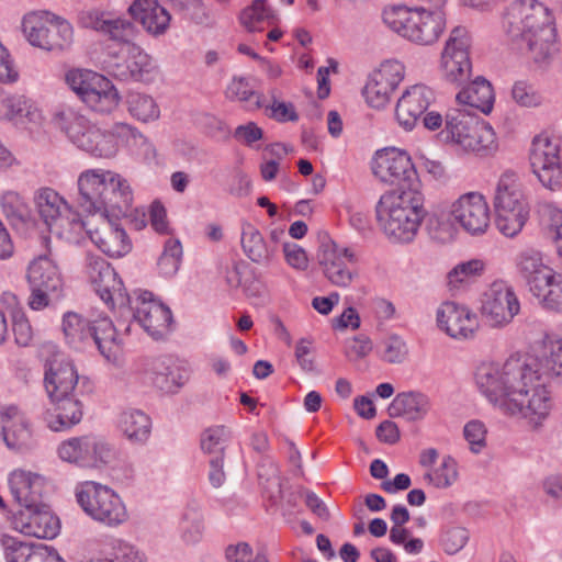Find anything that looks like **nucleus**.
Returning a JSON list of instances; mask_svg holds the SVG:
<instances>
[{"instance_id": "7", "label": "nucleus", "mask_w": 562, "mask_h": 562, "mask_svg": "<svg viewBox=\"0 0 562 562\" xmlns=\"http://www.w3.org/2000/svg\"><path fill=\"white\" fill-rule=\"evenodd\" d=\"M439 136L442 142L467 153L488 155L497 148L493 127L468 109H450Z\"/></svg>"}, {"instance_id": "36", "label": "nucleus", "mask_w": 562, "mask_h": 562, "mask_svg": "<svg viewBox=\"0 0 562 562\" xmlns=\"http://www.w3.org/2000/svg\"><path fill=\"white\" fill-rule=\"evenodd\" d=\"M431 408L430 398L416 391L398 393L387 407L391 417H405L408 420L424 419Z\"/></svg>"}, {"instance_id": "13", "label": "nucleus", "mask_w": 562, "mask_h": 562, "mask_svg": "<svg viewBox=\"0 0 562 562\" xmlns=\"http://www.w3.org/2000/svg\"><path fill=\"white\" fill-rule=\"evenodd\" d=\"M58 458L81 469L101 470L116 458L112 443L97 435L71 437L57 448Z\"/></svg>"}, {"instance_id": "23", "label": "nucleus", "mask_w": 562, "mask_h": 562, "mask_svg": "<svg viewBox=\"0 0 562 562\" xmlns=\"http://www.w3.org/2000/svg\"><path fill=\"white\" fill-rule=\"evenodd\" d=\"M100 223L92 226L86 222L85 238L89 239L105 255L123 257L132 249L126 232L120 225L121 216H99Z\"/></svg>"}, {"instance_id": "4", "label": "nucleus", "mask_w": 562, "mask_h": 562, "mask_svg": "<svg viewBox=\"0 0 562 562\" xmlns=\"http://www.w3.org/2000/svg\"><path fill=\"white\" fill-rule=\"evenodd\" d=\"M375 213L380 229L391 241L411 243L426 216L425 196L417 189L385 193L380 198Z\"/></svg>"}, {"instance_id": "1", "label": "nucleus", "mask_w": 562, "mask_h": 562, "mask_svg": "<svg viewBox=\"0 0 562 562\" xmlns=\"http://www.w3.org/2000/svg\"><path fill=\"white\" fill-rule=\"evenodd\" d=\"M479 393L501 415L524 419L531 428L543 426L553 400L537 358L512 356L505 361H483L474 372Z\"/></svg>"}, {"instance_id": "29", "label": "nucleus", "mask_w": 562, "mask_h": 562, "mask_svg": "<svg viewBox=\"0 0 562 562\" xmlns=\"http://www.w3.org/2000/svg\"><path fill=\"white\" fill-rule=\"evenodd\" d=\"M0 435L10 450L20 451L30 446L31 425L25 413L19 406L8 404L0 407Z\"/></svg>"}, {"instance_id": "17", "label": "nucleus", "mask_w": 562, "mask_h": 562, "mask_svg": "<svg viewBox=\"0 0 562 562\" xmlns=\"http://www.w3.org/2000/svg\"><path fill=\"white\" fill-rule=\"evenodd\" d=\"M532 172L544 188L555 191L562 188L561 143L557 137L539 135L532 142L530 153Z\"/></svg>"}, {"instance_id": "57", "label": "nucleus", "mask_w": 562, "mask_h": 562, "mask_svg": "<svg viewBox=\"0 0 562 562\" xmlns=\"http://www.w3.org/2000/svg\"><path fill=\"white\" fill-rule=\"evenodd\" d=\"M425 477L438 488L451 486L458 479L456 460L450 456L443 457L440 465L428 471Z\"/></svg>"}, {"instance_id": "48", "label": "nucleus", "mask_w": 562, "mask_h": 562, "mask_svg": "<svg viewBox=\"0 0 562 562\" xmlns=\"http://www.w3.org/2000/svg\"><path fill=\"white\" fill-rule=\"evenodd\" d=\"M52 13L31 12L24 15L22 20V32L27 42L35 47L41 48L47 37Z\"/></svg>"}, {"instance_id": "35", "label": "nucleus", "mask_w": 562, "mask_h": 562, "mask_svg": "<svg viewBox=\"0 0 562 562\" xmlns=\"http://www.w3.org/2000/svg\"><path fill=\"white\" fill-rule=\"evenodd\" d=\"M116 428L130 443L144 446L150 438L153 422L145 412L127 408L119 414Z\"/></svg>"}, {"instance_id": "9", "label": "nucleus", "mask_w": 562, "mask_h": 562, "mask_svg": "<svg viewBox=\"0 0 562 562\" xmlns=\"http://www.w3.org/2000/svg\"><path fill=\"white\" fill-rule=\"evenodd\" d=\"M493 205L498 231L507 237L519 234L529 218L530 206L516 171L507 169L501 173L494 190Z\"/></svg>"}, {"instance_id": "42", "label": "nucleus", "mask_w": 562, "mask_h": 562, "mask_svg": "<svg viewBox=\"0 0 562 562\" xmlns=\"http://www.w3.org/2000/svg\"><path fill=\"white\" fill-rule=\"evenodd\" d=\"M0 205L7 218L18 229L33 226L34 221L29 206L16 191H4L0 196Z\"/></svg>"}, {"instance_id": "62", "label": "nucleus", "mask_w": 562, "mask_h": 562, "mask_svg": "<svg viewBox=\"0 0 562 562\" xmlns=\"http://www.w3.org/2000/svg\"><path fill=\"white\" fill-rule=\"evenodd\" d=\"M487 429L483 422L472 419L463 427V436L473 453H479L486 446Z\"/></svg>"}, {"instance_id": "2", "label": "nucleus", "mask_w": 562, "mask_h": 562, "mask_svg": "<svg viewBox=\"0 0 562 562\" xmlns=\"http://www.w3.org/2000/svg\"><path fill=\"white\" fill-rule=\"evenodd\" d=\"M502 29L512 44L538 63L555 52V29L548 8L538 0H515L505 9Z\"/></svg>"}, {"instance_id": "8", "label": "nucleus", "mask_w": 562, "mask_h": 562, "mask_svg": "<svg viewBox=\"0 0 562 562\" xmlns=\"http://www.w3.org/2000/svg\"><path fill=\"white\" fill-rule=\"evenodd\" d=\"M33 203L40 220L50 233L71 244L85 240L86 222L80 213L55 189L42 187Z\"/></svg>"}, {"instance_id": "54", "label": "nucleus", "mask_w": 562, "mask_h": 562, "mask_svg": "<svg viewBox=\"0 0 562 562\" xmlns=\"http://www.w3.org/2000/svg\"><path fill=\"white\" fill-rule=\"evenodd\" d=\"M121 137L125 138L124 146L130 147L147 162H151L156 159V148L154 144L137 128L127 124V126L121 127Z\"/></svg>"}, {"instance_id": "32", "label": "nucleus", "mask_w": 562, "mask_h": 562, "mask_svg": "<svg viewBox=\"0 0 562 562\" xmlns=\"http://www.w3.org/2000/svg\"><path fill=\"white\" fill-rule=\"evenodd\" d=\"M50 406L44 413V422L53 431H66L82 419V403L77 394L49 398Z\"/></svg>"}, {"instance_id": "53", "label": "nucleus", "mask_w": 562, "mask_h": 562, "mask_svg": "<svg viewBox=\"0 0 562 562\" xmlns=\"http://www.w3.org/2000/svg\"><path fill=\"white\" fill-rule=\"evenodd\" d=\"M231 438V429L225 426L207 428L201 436V449L209 458L224 456V450Z\"/></svg>"}, {"instance_id": "56", "label": "nucleus", "mask_w": 562, "mask_h": 562, "mask_svg": "<svg viewBox=\"0 0 562 562\" xmlns=\"http://www.w3.org/2000/svg\"><path fill=\"white\" fill-rule=\"evenodd\" d=\"M456 222L447 217L442 212H432L426 222V229L431 239L439 243H448L453 239L456 235Z\"/></svg>"}, {"instance_id": "39", "label": "nucleus", "mask_w": 562, "mask_h": 562, "mask_svg": "<svg viewBox=\"0 0 562 562\" xmlns=\"http://www.w3.org/2000/svg\"><path fill=\"white\" fill-rule=\"evenodd\" d=\"M240 244L246 257L255 263L268 266L276 257V249L251 223L243 224Z\"/></svg>"}, {"instance_id": "50", "label": "nucleus", "mask_w": 562, "mask_h": 562, "mask_svg": "<svg viewBox=\"0 0 562 562\" xmlns=\"http://www.w3.org/2000/svg\"><path fill=\"white\" fill-rule=\"evenodd\" d=\"M543 283L532 295L542 307L562 312V277L554 271L553 278Z\"/></svg>"}, {"instance_id": "44", "label": "nucleus", "mask_w": 562, "mask_h": 562, "mask_svg": "<svg viewBox=\"0 0 562 562\" xmlns=\"http://www.w3.org/2000/svg\"><path fill=\"white\" fill-rule=\"evenodd\" d=\"M239 21L249 32H261L265 25H274L278 16L265 0H254L240 12Z\"/></svg>"}, {"instance_id": "60", "label": "nucleus", "mask_w": 562, "mask_h": 562, "mask_svg": "<svg viewBox=\"0 0 562 562\" xmlns=\"http://www.w3.org/2000/svg\"><path fill=\"white\" fill-rule=\"evenodd\" d=\"M544 369L557 376L562 378V338L551 337L544 342L543 353Z\"/></svg>"}, {"instance_id": "34", "label": "nucleus", "mask_w": 562, "mask_h": 562, "mask_svg": "<svg viewBox=\"0 0 562 562\" xmlns=\"http://www.w3.org/2000/svg\"><path fill=\"white\" fill-rule=\"evenodd\" d=\"M0 547L4 552L7 562H65L58 552L48 547L31 549L16 538L0 536Z\"/></svg>"}, {"instance_id": "22", "label": "nucleus", "mask_w": 562, "mask_h": 562, "mask_svg": "<svg viewBox=\"0 0 562 562\" xmlns=\"http://www.w3.org/2000/svg\"><path fill=\"white\" fill-rule=\"evenodd\" d=\"M470 36L465 29L452 30L441 56V67L447 81L461 85L471 75L469 57Z\"/></svg>"}, {"instance_id": "11", "label": "nucleus", "mask_w": 562, "mask_h": 562, "mask_svg": "<svg viewBox=\"0 0 562 562\" xmlns=\"http://www.w3.org/2000/svg\"><path fill=\"white\" fill-rule=\"evenodd\" d=\"M49 243L50 238L44 236L45 252L31 260L26 269V281L30 288L27 305L33 311L46 308L52 296H57L63 289V277L52 257Z\"/></svg>"}, {"instance_id": "14", "label": "nucleus", "mask_w": 562, "mask_h": 562, "mask_svg": "<svg viewBox=\"0 0 562 562\" xmlns=\"http://www.w3.org/2000/svg\"><path fill=\"white\" fill-rule=\"evenodd\" d=\"M317 259L326 280L337 288L347 289L359 278L358 256L350 247L323 241Z\"/></svg>"}, {"instance_id": "24", "label": "nucleus", "mask_w": 562, "mask_h": 562, "mask_svg": "<svg viewBox=\"0 0 562 562\" xmlns=\"http://www.w3.org/2000/svg\"><path fill=\"white\" fill-rule=\"evenodd\" d=\"M436 321L439 329L456 340L472 339L480 327L473 311L452 301L443 302L438 307Z\"/></svg>"}, {"instance_id": "6", "label": "nucleus", "mask_w": 562, "mask_h": 562, "mask_svg": "<svg viewBox=\"0 0 562 562\" xmlns=\"http://www.w3.org/2000/svg\"><path fill=\"white\" fill-rule=\"evenodd\" d=\"M61 330L66 342L75 349L95 346L110 362H115L120 353L116 328L105 315L87 319L76 312L63 315Z\"/></svg>"}, {"instance_id": "25", "label": "nucleus", "mask_w": 562, "mask_h": 562, "mask_svg": "<svg viewBox=\"0 0 562 562\" xmlns=\"http://www.w3.org/2000/svg\"><path fill=\"white\" fill-rule=\"evenodd\" d=\"M372 172L382 182L401 184L416 176L411 156L398 148L378 150L372 160Z\"/></svg>"}, {"instance_id": "63", "label": "nucleus", "mask_w": 562, "mask_h": 562, "mask_svg": "<svg viewBox=\"0 0 562 562\" xmlns=\"http://www.w3.org/2000/svg\"><path fill=\"white\" fill-rule=\"evenodd\" d=\"M12 330L15 342L21 347L29 346L34 337L33 328L25 314L21 311H15L12 314Z\"/></svg>"}, {"instance_id": "41", "label": "nucleus", "mask_w": 562, "mask_h": 562, "mask_svg": "<svg viewBox=\"0 0 562 562\" xmlns=\"http://www.w3.org/2000/svg\"><path fill=\"white\" fill-rule=\"evenodd\" d=\"M146 379L159 391L168 394L178 392L184 384V376L180 371L168 364L167 359L159 358L151 361L146 370Z\"/></svg>"}, {"instance_id": "21", "label": "nucleus", "mask_w": 562, "mask_h": 562, "mask_svg": "<svg viewBox=\"0 0 562 562\" xmlns=\"http://www.w3.org/2000/svg\"><path fill=\"white\" fill-rule=\"evenodd\" d=\"M405 77V66L397 59L384 60L374 70L364 87L363 95L367 103L374 109H383L391 100L393 92Z\"/></svg>"}, {"instance_id": "3", "label": "nucleus", "mask_w": 562, "mask_h": 562, "mask_svg": "<svg viewBox=\"0 0 562 562\" xmlns=\"http://www.w3.org/2000/svg\"><path fill=\"white\" fill-rule=\"evenodd\" d=\"M78 205L98 216L126 214L134 201L130 181L112 169L88 168L77 178Z\"/></svg>"}, {"instance_id": "64", "label": "nucleus", "mask_w": 562, "mask_h": 562, "mask_svg": "<svg viewBox=\"0 0 562 562\" xmlns=\"http://www.w3.org/2000/svg\"><path fill=\"white\" fill-rule=\"evenodd\" d=\"M469 532L462 527H450L441 537V546L446 553L454 554L459 552L468 542Z\"/></svg>"}, {"instance_id": "43", "label": "nucleus", "mask_w": 562, "mask_h": 562, "mask_svg": "<svg viewBox=\"0 0 562 562\" xmlns=\"http://www.w3.org/2000/svg\"><path fill=\"white\" fill-rule=\"evenodd\" d=\"M418 9L406 5L385 8L383 11V22L390 30L409 41L413 27L416 26Z\"/></svg>"}, {"instance_id": "59", "label": "nucleus", "mask_w": 562, "mask_h": 562, "mask_svg": "<svg viewBox=\"0 0 562 562\" xmlns=\"http://www.w3.org/2000/svg\"><path fill=\"white\" fill-rule=\"evenodd\" d=\"M483 269L484 263L477 259L459 263L448 273V284L451 289H459L462 284L480 276Z\"/></svg>"}, {"instance_id": "52", "label": "nucleus", "mask_w": 562, "mask_h": 562, "mask_svg": "<svg viewBox=\"0 0 562 562\" xmlns=\"http://www.w3.org/2000/svg\"><path fill=\"white\" fill-rule=\"evenodd\" d=\"M380 358L390 364H400L406 361L409 355V348L406 340L397 335L386 336L379 345Z\"/></svg>"}, {"instance_id": "33", "label": "nucleus", "mask_w": 562, "mask_h": 562, "mask_svg": "<svg viewBox=\"0 0 562 562\" xmlns=\"http://www.w3.org/2000/svg\"><path fill=\"white\" fill-rule=\"evenodd\" d=\"M128 12L153 36L162 35L169 29L171 15L158 0H134Z\"/></svg>"}, {"instance_id": "18", "label": "nucleus", "mask_w": 562, "mask_h": 562, "mask_svg": "<svg viewBox=\"0 0 562 562\" xmlns=\"http://www.w3.org/2000/svg\"><path fill=\"white\" fill-rule=\"evenodd\" d=\"M155 69L151 57L134 43L122 45L104 60V70L121 81H149Z\"/></svg>"}, {"instance_id": "45", "label": "nucleus", "mask_w": 562, "mask_h": 562, "mask_svg": "<svg viewBox=\"0 0 562 562\" xmlns=\"http://www.w3.org/2000/svg\"><path fill=\"white\" fill-rule=\"evenodd\" d=\"M125 103L131 116L139 122L149 123L160 117V108L149 94L130 91L126 94Z\"/></svg>"}, {"instance_id": "31", "label": "nucleus", "mask_w": 562, "mask_h": 562, "mask_svg": "<svg viewBox=\"0 0 562 562\" xmlns=\"http://www.w3.org/2000/svg\"><path fill=\"white\" fill-rule=\"evenodd\" d=\"M46 479L36 472L14 469L8 475V485L15 503L23 508H31L41 503Z\"/></svg>"}, {"instance_id": "27", "label": "nucleus", "mask_w": 562, "mask_h": 562, "mask_svg": "<svg viewBox=\"0 0 562 562\" xmlns=\"http://www.w3.org/2000/svg\"><path fill=\"white\" fill-rule=\"evenodd\" d=\"M513 265L516 274L526 283L531 294L544 281L553 278V268L546 262L543 252L533 246L519 249L513 258Z\"/></svg>"}, {"instance_id": "15", "label": "nucleus", "mask_w": 562, "mask_h": 562, "mask_svg": "<svg viewBox=\"0 0 562 562\" xmlns=\"http://www.w3.org/2000/svg\"><path fill=\"white\" fill-rule=\"evenodd\" d=\"M124 307H131L134 321L154 339H161L171 330L172 313L160 300L146 290H136Z\"/></svg>"}, {"instance_id": "58", "label": "nucleus", "mask_w": 562, "mask_h": 562, "mask_svg": "<svg viewBox=\"0 0 562 562\" xmlns=\"http://www.w3.org/2000/svg\"><path fill=\"white\" fill-rule=\"evenodd\" d=\"M513 101L521 108H539L543 104L542 94L533 85L526 80H518L512 87Z\"/></svg>"}, {"instance_id": "46", "label": "nucleus", "mask_w": 562, "mask_h": 562, "mask_svg": "<svg viewBox=\"0 0 562 562\" xmlns=\"http://www.w3.org/2000/svg\"><path fill=\"white\" fill-rule=\"evenodd\" d=\"M204 516L198 507H187L181 515L178 533L180 540L187 546L200 542L204 535Z\"/></svg>"}, {"instance_id": "19", "label": "nucleus", "mask_w": 562, "mask_h": 562, "mask_svg": "<svg viewBox=\"0 0 562 562\" xmlns=\"http://www.w3.org/2000/svg\"><path fill=\"white\" fill-rule=\"evenodd\" d=\"M86 274L100 299L110 307L122 308L130 302L122 280L110 263L100 256L88 254Z\"/></svg>"}, {"instance_id": "30", "label": "nucleus", "mask_w": 562, "mask_h": 562, "mask_svg": "<svg viewBox=\"0 0 562 562\" xmlns=\"http://www.w3.org/2000/svg\"><path fill=\"white\" fill-rule=\"evenodd\" d=\"M79 375L65 356H55L45 366L44 384L49 398L76 394Z\"/></svg>"}, {"instance_id": "20", "label": "nucleus", "mask_w": 562, "mask_h": 562, "mask_svg": "<svg viewBox=\"0 0 562 562\" xmlns=\"http://www.w3.org/2000/svg\"><path fill=\"white\" fill-rule=\"evenodd\" d=\"M449 215L462 231L472 236L485 234L490 226V206L485 196L479 192L460 195L450 204Z\"/></svg>"}, {"instance_id": "40", "label": "nucleus", "mask_w": 562, "mask_h": 562, "mask_svg": "<svg viewBox=\"0 0 562 562\" xmlns=\"http://www.w3.org/2000/svg\"><path fill=\"white\" fill-rule=\"evenodd\" d=\"M4 121L38 127L44 123L45 116L35 101L23 94L12 93Z\"/></svg>"}, {"instance_id": "38", "label": "nucleus", "mask_w": 562, "mask_h": 562, "mask_svg": "<svg viewBox=\"0 0 562 562\" xmlns=\"http://www.w3.org/2000/svg\"><path fill=\"white\" fill-rule=\"evenodd\" d=\"M446 27V14L441 9L434 11L418 9L416 26L409 41L419 45H430L439 38Z\"/></svg>"}, {"instance_id": "37", "label": "nucleus", "mask_w": 562, "mask_h": 562, "mask_svg": "<svg viewBox=\"0 0 562 562\" xmlns=\"http://www.w3.org/2000/svg\"><path fill=\"white\" fill-rule=\"evenodd\" d=\"M457 102L461 109L479 110L488 114L494 105L495 94L492 85L484 78L477 77L457 94Z\"/></svg>"}, {"instance_id": "5", "label": "nucleus", "mask_w": 562, "mask_h": 562, "mask_svg": "<svg viewBox=\"0 0 562 562\" xmlns=\"http://www.w3.org/2000/svg\"><path fill=\"white\" fill-rule=\"evenodd\" d=\"M54 120L71 144L94 158L111 159L124 146L121 127L127 126L125 123L115 124L105 131L72 109L59 111Z\"/></svg>"}, {"instance_id": "61", "label": "nucleus", "mask_w": 562, "mask_h": 562, "mask_svg": "<svg viewBox=\"0 0 562 562\" xmlns=\"http://www.w3.org/2000/svg\"><path fill=\"white\" fill-rule=\"evenodd\" d=\"M103 33L109 35L111 40L126 45L127 43H132L131 41L134 38L136 30L134 24L126 19L109 18Z\"/></svg>"}, {"instance_id": "12", "label": "nucleus", "mask_w": 562, "mask_h": 562, "mask_svg": "<svg viewBox=\"0 0 562 562\" xmlns=\"http://www.w3.org/2000/svg\"><path fill=\"white\" fill-rule=\"evenodd\" d=\"M67 85L92 111L109 114L120 104L121 97L103 75L88 69H72L66 75Z\"/></svg>"}, {"instance_id": "47", "label": "nucleus", "mask_w": 562, "mask_h": 562, "mask_svg": "<svg viewBox=\"0 0 562 562\" xmlns=\"http://www.w3.org/2000/svg\"><path fill=\"white\" fill-rule=\"evenodd\" d=\"M539 216L546 236L557 244V252L562 258V210L543 203L539 207Z\"/></svg>"}, {"instance_id": "26", "label": "nucleus", "mask_w": 562, "mask_h": 562, "mask_svg": "<svg viewBox=\"0 0 562 562\" xmlns=\"http://www.w3.org/2000/svg\"><path fill=\"white\" fill-rule=\"evenodd\" d=\"M13 528L30 537L53 539L59 533V519L41 503L31 508L19 509L12 515Z\"/></svg>"}, {"instance_id": "16", "label": "nucleus", "mask_w": 562, "mask_h": 562, "mask_svg": "<svg viewBox=\"0 0 562 562\" xmlns=\"http://www.w3.org/2000/svg\"><path fill=\"white\" fill-rule=\"evenodd\" d=\"M521 304L513 285L505 281H495L484 293L481 315L493 328L508 326L520 313Z\"/></svg>"}, {"instance_id": "49", "label": "nucleus", "mask_w": 562, "mask_h": 562, "mask_svg": "<svg viewBox=\"0 0 562 562\" xmlns=\"http://www.w3.org/2000/svg\"><path fill=\"white\" fill-rule=\"evenodd\" d=\"M47 31L46 41L43 42L41 49L63 50L70 46L74 32L67 21L52 14Z\"/></svg>"}, {"instance_id": "55", "label": "nucleus", "mask_w": 562, "mask_h": 562, "mask_svg": "<svg viewBox=\"0 0 562 562\" xmlns=\"http://www.w3.org/2000/svg\"><path fill=\"white\" fill-rule=\"evenodd\" d=\"M112 562H147L146 553L137 546L120 538L106 541Z\"/></svg>"}, {"instance_id": "51", "label": "nucleus", "mask_w": 562, "mask_h": 562, "mask_svg": "<svg viewBox=\"0 0 562 562\" xmlns=\"http://www.w3.org/2000/svg\"><path fill=\"white\" fill-rule=\"evenodd\" d=\"M182 254V246L179 239H167L157 261L158 273L165 278L176 276L181 265Z\"/></svg>"}, {"instance_id": "10", "label": "nucleus", "mask_w": 562, "mask_h": 562, "mask_svg": "<svg viewBox=\"0 0 562 562\" xmlns=\"http://www.w3.org/2000/svg\"><path fill=\"white\" fill-rule=\"evenodd\" d=\"M75 498L81 510L101 526L117 528L130 518L123 498L109 485L95 481L80 482L75 487Z\"/></svg>"}, {"instance_id": "28", "label": "nucleus", "mask_w": 562, "mask_h": 562, "mask_svg": "<svg viewBox=\"0 0 562 562\" xmlns=\"http://www.w3.org/2000/svg\"><path fill=\"white\" fill-rule=\"evenodd\" d=\"M434 101L435 92L426 85L416 83L406 88L395 108L398 124L405 131H412Z\"/></svg>"}]
</instances>
